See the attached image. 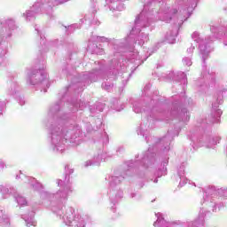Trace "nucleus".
<instances>
[{
    "label": "nucleus",
    "instance_id": "51",
    "mask_svg": "<svg viewBox=\"0 0 227 227\" xmlns=\"http://www.w3.org/2000/svg\"><path fill=\"white\" fill-rule=\"evenodd\" d=\"M15 93H17V90H12L9 94L10 95H15Z\"/></svg>",
    "mask_w": 227,
    "mask_h": 227
},
{
    "label": "nucleus",
    "instance_id": "44",
    "mask_svg": "<svg viewBox=\"0 0 227 227\" xmlns=\"http://www.w3.org/2000/svg\"><path fill=\"white\" fill-rule=\"evenodd\" d=\"M5 105L2 101H0V113L4 110Z\"/></svg>",
    "mask_w": 227,
    "mask_h": 227
},
{
    "label": "nucleus",
    "instance_id": "3",
    "mask_svg": "<svg viewBox=\"0 0 227 227\" xmlns=\"http://www.w3.org/2000/svg\"><path fill=\"white\" fill-rule=\"evenodd\" d=\"M82 134V131L79 125L65 127L61 124H51L48 139L49 150L56 153H63L67 148V143H70L71 146H78L81 145Z\"/></svg>",
    "mask_w": 227,
    "mask_h": 227
},
{
    "label": "nucleus",
    "instance_id": "26",
    "mask_svg": "<svg viewBox=\"0 0 227 227\" xmlns=\"http://www.w3.org/2000/svg\"><path fill=\"white\" fill-rule=\"evenodd\" d=\"M169 163L168 158L164 159L161 162V168L159 169L158 176H163L167 175L168 173V168H166L168 164Z\"/></svg>",
    "mask_w": 227,
    "mask_h": 227
},
{
    "label": "nucleus",
    "instance_id": "33",
    "mask_svg": "<svg viewBox=\"0 0 227 227\" xmlns=\"http://www.w3.org/2000/svg\"><path fill=\"white\" fill-rule=\"evenodd\" d=\"M65 28L67 29V31H69V33H73V31H75V29H80L81 25L73 24V25L68 26V27H65Z\"/></svg>",
    "mask_w": 227,
    "mask_h": 227
},
{
    "label": "nucleus",
    "instance_id": "41",
    "mask_svg": "<svg viewBox=\"0 0 227 227\" xmlns=\"http://www.w3.org/2000/svg\"><path fill=\"white\" fill-rule=\"evenodd\" d=\"M88 77V79H90V82H93V81L95 80H92L91 77H93V74H90L88 76L86 74L83 75V79H86Z\"/></svg>",
    "mask_w": 227,
    "mask_h": 227
},
{
    "label": "nucleus",
    "instance_id": "24",
    "mask_svg": "<svg viewBox=\"0 0 227 227\" xmlns=\"http://www.w3.org/2000/svg\"><path fill=\"white\" fill-rule=\"evenodd\" d=\"M203 78L207 79V81H211V82H215V73L214 72H210V69H207V67H205L203 69Z\"/></svg>",
    "mask_w": 227,
    "mask_h": 227
},
{
    "label": "nucleus",
    "instance_id": "28",
    "mask_svg": "<svg viewBox=\"0 0 227 227\" xmlns=\"http://www.w3.org/2000/svg\"><path fill=\"white\" fill-rule=\"evenodd\" d=\"M191 119V115L189 114V112H187V109H183L181 114H180V118L179 120H181V121H189V120Z\"/></svg>",
    "mask_w": 227,
    "mask_h": 227
},
{
    "label": "nucleus",
    "instance_id": "49",
    "mask_svg": "<svg viewBox=\"0 0 227 227\" xmlns=\"http://www.w3.org/2000/svg\"><path fill=\"white\" fill-rule=\"evenodd\" d=\"M155 100H158V99H155V97H153V98L151 99V104H155Z\"/></svg>",
    "mask_w": 227,
    "mask_h": 227
},
{
    "label": "nucleus",
    "instance_id": "8",
    "mask_svg": "<svg viewBox=\"0 0 227 227\" xmlns=\"http://www.w3.org/2000/svg\"><path fill=\"white\" fill-rule=\"evenodd\" d=\"M155 164V153H150V149L146 153V156L138 160H131L127 162L128 170L126 171V176H130L132 171L135 172L137 176L144 178L145 175L152 166Z\"/></svg>",
    "mask_w": 227,
    "mask_h": 227
},
{
    "label": "nucleus",
    "instance_id": "6",
    "mask_svg": "<svg viewBox=\"0 0 227 227\" xmlns=\"http://www.w3.org/2000/svg\"><path fill=\"white\" fill-rule=\"evenodd\" d=\"M68 0H37L29 10L23 13V17L27 22H32L36 19L38 13H46L50 19L54 17L52 8L58 4L67 3Z\"/></svg>",
    "mask_w": 227,
    "mask_h": 227
},
{
    "label": "nucleus",
    "instance_id": "18",
    "mask_svg": "<svg viewBox=\"0 0 227 227\" xmlns=\"http://www.w3.org/2000/svg\"><path fill=\"white\" fill-rule=\"evenodd\" d=\"M171 141H173L171 131H168L164 137L159 139L160 145L163 146L161 149L162 152H169V145H171Z\"/></svg>",
    "mask_w": 227,
    "mask_h": 227
},
{
    "label": "nucleus",
    "instance_id": "9",
    "mask_svg": "<svg viewBox=\"0 0 227 227\" xmlns=\"http://www.w3.org/2000/svg\"><path fill=\"white\" fill-rule=\"evenodd\" d=\"M27 82L31 86L39 88L43 93H47V89L51 86L49 74L43 70H32L27 73Z\"/></svg>",
    "mask_w": 227,
    "mask_h": 227
},
{
    "label": "nucleus",
    "instance_id": "31",
    "mask_svg": "<svg viewBox=\"0 0 227 227\" xmlns=\"http://www.w3.org/2000/svg\"><path fill=\"white\" fill-rule=\"evenodd\" d=\"M148 129H146V126H145V124H141L139 129L137 130V135L139 136H143L145 137V136H146V132Z\"/></svg>",
    "mask_w": 227,
    "mask_h": 227
},
{
    "label": "nucleus",
    "instance_id": "4",
    "mask_svg": "<svg viewBox=\"0 0 227 227\" xmlns=\"http://www.w3.org/2000/svg\"><path fill=\"white\" fill-rule=\"evenodd\" d=\"M211 32L213 35H215V37H203V35H200V32H194L192 35L193 42L199 43L200 54L202 56L203 63H205V60L207 58H208L210 52L214 51V47H212V42H214L215 38L216 40H221L223 45L227 47V24L224 29L212 26Z\"/></svg>",
    "mask_w": 227,
    "mask_h": 227
},
{
    "label": "nucleus",
    "instance_id": "48",
    "mask_svg": "<svg viewBox=\"0 0 227 227\" xmlns=\"http://www.w3.org/2000/svg\"><path fill=\"white\" fill-rule=\"evenodd\" d=\"M148 90H150V84L145 85L144 91H148Z\"/></svg>",
    "mask_w": 227,
    "mask_h": 227
},
{
    "label": "nucleus",
    "instance_id": "29",
    "mask_svg": "<svg viewBox=\"0 0 227 227\" xmlns=\"http://www.w3.org/2000/svg\"><path fill=\"white\" fill-rule=\"evenodd\" d=\"M35 30L37 32V35H39L41 38V45H43V49H45V47L49 45V43H45V36L43 35V34H42L38 27H35Z\"/></svg>",
    "mask_w": 227,
    "mask_h": 227
},
{
    "label": "nucleus",
    "instance_id": "21",
    "mask_svg": "<svg viewBox=\"0 0 227 227\" xmlns=\"http://www.w3.org/2000/svg\"><path fill=\"white\" fill-rule=\"evenodd\" d=\"M176 36H178V27H176L173 30L168 31L165 38L168 43H175V42H176Z\"/></svg>",
    "mask_w": 227,
    "mask_h": 227
},
{
    "label": "nucleus",
    "instance_id": "14",
    "mask_svg": "<svg viewBox=\"0 0 227 227\" xmlns=\"http://www.w3.org/2000/svg\"><path fill=\"white\" fill-rule=\"evenodd\" d=\"M106 160V153L99 151L94 155L93 159L89 160L83 163L84 168H90V166H100V162Z\"/></svg>",
    "mask_w": 227,
    "mask_h": 227
},
{
    "label": "nucleus",
    "instance_id": "52",
    "mask_svg": "<svg viewBox=\"0 0 227 227\" xmlns=\"http://www.w3.org/2000/svg\"><path fill=\"white\" fill-rule=\"evenodd\" d=\"M25 102L24 101H20V106H24Z\"/></svg>",
    "mask_w": 227,
    "mask_h": 227
},
{
    "label": "nucleus",
    "instance_id": "23",
    "mask_svg": "<svg viewBox=\"0 0 227 227\" xmlns=\"http://www.w3.org/2000/svg\"><path fill=\"white\" fill-rule=\"evenodd\" d=\"M13 198L20 207L27 206V200L26 199V197L20 195L17 192L16 194H14Z\"/></svg>",
    "mask_w": 227,
    "mask_h": 227
},
{
    "label": "nucleus",
    "instance_id": "38",
    "mask_svg": "<svg viewBox=\"0 0 227 227\" xmlns=\"http://www.w3.org/2000/svg\"><path fill=\"white\" fill-rule=\"evenodd\" d=\"M6 219V215H4V208L0 207V219Z\"/></svg>",
    "mask_w": 227,
    "mask_h": 227
},
{
    "label": "nucleus",
    "instance_id": "55",
    "mask_svg": "<svg viewBox=\"0 0 227 227\" xmlns=\"http://www.w3.org/2000/svg\"><path fill=\"white\" fill-rule=\"evenodd\" d=\"M1 170H3V168H1V167H0V171H1Z\"/></svg>",
    "mask_w": 227,
    "mask_h": 227
},
{
    "label": "nucleus",
    "instance_id": "37",
    "mask_svg": "<svg viewBox=\"0 0 227 227\" xmlns=\"http://www.w3.org/2000/svg\"><path fill=\"white\" fill-rule=\"evenodd\" d=\"M65 171H66L67 175H72V173H74V169L70 168V166H66Z\"/></svg>",
    "mask_w": 227,
    "mask_h": 227
},
{
    "label": "nucleus",
    "instance_id": "47",
    "mask_svg": "<svg viewBox=\"0 0 227 227\" xmlns=\"http://www.w3.org/2000/svg\"><path fill=\"white\" fill-rule=\"evenodd\" d=\"M105 137H106L105 143H109V137L106 133H105Z\"/></svg>",
    "mask_w": 227,
    "mask_h": 227
},
{
    "label": "nucleus",
    "instance_id": "39",
    "mask_svg": "<svg viewBox=\"0 0 227 227\" xmlns=\"http://www.w3.org/2000/svg\"><path fill=\"white\" fill-rule=\"evenodd\" d=\"M51 113H58L59 111V104L55 105L51 109Z\"/></svg>",
    "mask_w": 227,
    "mask_h": 227
},
{
    "label": "nucleus",
    "instance_id": "5",
    "mask_svg": "<svg viewBox=\"0 0 227 227\" xmlns=\"http://www.w3.org/2000/svg\"><path fill=\"white\" fill-rule=\"evenodd\" d=\"M227 203V188L215 189V186H208L205 190L204 201L202 205L207 212H219L224 208Z\"/></svg>",
    "mask_w": 227,
    "mask_h": 227
},
{
    "label": "nucleus",
    "instance_id": "53",
    "mask_svg": "<svg viewBox=\"0 0 227 227\" xmlns=\"http://www.w3.org/2000/svg\"><path fill=\"white\" fill-rule=\"evenodd\" d=\"M145 141H147V143H148V137H146V136H145Z\"/></svg>",
    "mask_w": 227,
    "mask_h": 227
},
{
    "label": "nucleus",
    "instance_id": "16",
    "mask_svg": "<svg viewBox=\"0 0 227 227\" xmlns=\"http://www.w3.org/2000/svg\"><path fill=\"white\" fill-rule=\"evenodd\" d=\"M176 179L179 182V187H184L187 184L188 179L185 177V165L182 164L179 167Z\"/></svg>",
    "mask_w": 227,
    "mask_h": 227
},
{
    "label": "nucleus",
    "instance_id": "22",
    "mask_svg": "<svg viewBox=\"0 0 227 227\" xmlns=\"http://www.w3.org/2000/svg\"><path fill=\"white\" fill-rule=\"evenodd\" d=\"M22 219H24L27 227L36 226V222L35 221V212H31L29 216L22 215Z\"/></svg>",
    "mask_w": 227,
    "mask_h": 227
},
{
    "label": "nucleus",
    "instance_id": "50",
    "mask_svg": "<svg viewBox=\"0 0 227 227\" xmlns=\"http://www.w3.org/2000/svg\"><path fill=\"white\" fill-rule=\"evenodd\" d=\"M6 52H8V50H4V51H3V53H1V56H4L5 54H6Z\"/></svg>",
    "mask_w": 227,
    "mask_h": 227
},
{
    "label": "nucleus",
    "instance_id": "30",
    "mask_svg": "<svg viewBox=\"0 0 227 227\" xmlns=\"http://www.w3.org/2000/svg\"><path fill=\"white\" fill-rule=\"evenodd\" d=\"M85 22H87V24H94L96 26H98L100 24V21H98V20L95 19L94 16H91V18L88 15L85 16L84 18Z\"/></svg>",
    "mask_w": 227,
    "mask_h": 227
},
{
    "label": "nucleus",
    "instance_id": "15",
    "mask_svg": "<svg viewBox=\"0 0 227 227\" xmlns=\"http://www.w3.org/2000/svg\"><path fill=\"white\" fill-rule=\"evenodd\" d=\"M106 3L111 12H123L125 8L123 0H106Z\"/></svg>",
    "mask_w": 227,
    "mask_h": 227
},
{
    "label": "nucleus",
    "instance_id": "34",
    "mask_svg": "<svg viewBox=\"0 0 227 227\" xmlns=\"http://www.w3.org/2000/svg\"><path fill=\"white\" fill-rule=\"evenodd\" d=\"M182 61L184 67H191L192 65V59H191V57H184L183 58Z\"/></svg>",
    "mask_w": 227,
    "mask_h": 227
},
{
    "label": "nucleus",
    "instance_id": "12",
    "mask_svg": "<svg viewBox=\"0 0 227 227\" xmlns=\"http://www.w3.org/2000/svg\"><path fill=\"white\" fill-rule=\"evenodd\" d=\"M97 42H109V39L105 36L93 35L89 41L88 51H90V52L92 54H104V50L98 48V45L95 43Z\"/></svg>",
    "mask_w": 227,
    "mask_h": 227
},
{
    "label": "nucleus",
    "instance_id": "7",
    "mask_svg": "<svg viewBox=\"0 0 227 227\" xmlns=\"http://www.w3.org/2000/svg\"><path fill=\"white\" fill-rule=\"evenodd\" d=\"M127 178V176H121L119 172L106 176L105 180L108 186V196L111 202L112 212H116V204L123 198V191L120 188V184Z\"/></svg>",
    "mask_w": 227,
    "mask_h": 227
},
{
    "label": "nucleus",
    "instance_id": "32",
    "mask_svg": "<svg viewBox=\"0 0 227 227\" xmlns=\"http://www.w3.org/2000/svg\"><path fill=\"white\" fill-rule=\"evenodd\" d=\"M118 106H120V101L118 99H115L112 108L114 109L115 111H123V105H121V107H119Z\"/></svg>",
    "mask_w": 227,
    "mask_h": 227
},
{
    "label": "nucleus",
    "instance_id": "13",
    "mask_svg": "<svg viewBox=\"0 0 227 227\" xmlns=\"http://www.w3.org/2000/svg\"><path fill=\"white\" fill-rule=\"evenodd\" d=\"M164 81H183V82H187V75L184 72H168V74H163L161 75Z\"/></svg>",
    "mask_w": 227,
    "mask_h": 227
},
{
    "label": "nucleus",
    "instance_id": "35",
    "mask_svg": "<svg viewBox=\"0 0 227 227\" xmlns=\"http://www.w3.org/2000/svg\"><path fill=\"white\" fill-rule=\"evenodd\" d=\"M102 88H103V90H106V91H111V90L113 89V83L103 82Z\"/></svg>",
    "mask_w": 227,
    "mask_h": 227
},
{
    "label": "nucleus",
    "instance_id": "46",
    "mask_svg": "<svg viewBox=\"0 0 227 227\" xmlns=\"http://www.w3.org/2000/svg\"><path fill=\"white\" fill-rule=\"evenodd\" d=\"M0 167L1 169H4L6 168V165L3 161H0Z\"/></svg>",
    "mask_w": 227,
    "mask_h": 227
},
{
    "label": "nucleus",
    "instance_id": "56",
    "mask_svg": "<svg viewBox=\"0 0 227 227\" xmlns=\"http://www.w3.org/2000/svg\"><path fill=\"white\" fill-rule=\"evenodd\" d=\"M155 95L157 96V92H155Z\"/></svg>",
    "mask_w": 227,
    "mask_h": 227
},
{
    "label": "nucleus",
    "instance_id": "19",
    "mask_svg": "<svg viewBox=\"0 0 227 227\" xmlns=\"http://www.w3.org/2000/svg\"><path fill=\"white\" fill-rule=\"evenodd\" d=\"M155 215L157 217V220L153 223L154 227H175L173 223L166 222L164 220V215H162L161 213H156Z\"/></svg>",
    "mask_w": 227,
    "mask_h": 227
},
{
    "label": "nucleus",
    "instance_id": "10",
    "mask_svg": "<svg viewBox=\"0 0 227 227\" xmlns=\"http://www.w3.org/2000/svg\"><path fill=\"white\" fill-rule=\"evenodd\" d=\"M190 139L192 141L191 146H192L193 150H198V148H201V146H206V148H214V145L219 143V137L207 138L205 136L198 137L193 135Z\"/></svg>",
    "mask_w": 227,
    "mask_h": 227
},
{
    "label": "nucleus",
    "instance_id": "42",
    "mask_svg": "<svg viewBox=\"0 0 227 227\" xmlns=\"http://www.w3.org/2000/svg\"><path fill=\"white\" fill-rule=\"evenodd\" d=\"M96 109L102 113V111H104V105L99 104L98 106H97Z\"/></svg>",
    "mask_w": 227,
    "mask_h": 227
},
{
    "label": "nucleus",
    "instance_id": "2",
    "mask_svg": "<svg viewBox=\"0 0 227 227\" xmlns=\"http://www.w3.org/2000/svg\"><path fill=\"white\" fill-rule=\"evenodd\" d=\"M19 178H21L25 184H29L34 191H38L40 198L44 200V203L51 201L52 213L60 217L67 226L86 227L84 218L79 215L75 216V209L73 207L65 206L68 201L69 194L74 192L72 185H65L63 180L57 179L56 184L59 189L55 193H51L43 191V184L36 181L35 177H29L20 173V175L16 176V179L19 180Z\"/></svg>",
    "mask_w": 227,
    "mask_h": 227
},
{
    "label": "nucleus",
    "instance_id": "11",
    "mask_svg": "<svg viewBox=\"0 0 227 227\" xmlns=\"http://www.w3.org/2000/svg\"><path fill=\"white\" fill-rule=\"evenodd\" d=\"M227 90L223 89L217 90L216 92V101L212 104L211 114L214 120V123H219V119L221 118V114H223V110L219 108V106L223 104V98L226 97Z\"/></svg>",
    "mask_w": 227,
    "mask_h": 227
},
{
    "label": "nucleus",
    "instance_id": "43",
    "mask_svg": "<svg viewBox=\"0 0 227 227\" xmlns=\"http://www.w3.org/2000/svg\"><path fill=\"white\" fill-rule=\"evenodd\" d=\"M194 49H195V47L192 45L190 48H188L187 49L188 54H192V52H194Z\"/></svg>",
    "mask_w": 227,
    "mask_h": 227
},
{
    "label": "nucleus",
    "instance_id": "45",
    "mask_svg": "<svg viewBox=\"0 0 227 227\" xmlns=\"http://www.w3.org/2000/svg\"><path fill=\"white\" fill-rule=\"evenodd\" d=\"M184 102H185V104H187V102H188V104H191L192 102V99L185 98Z\"/></svg>",
    "mask_w": 227,
    "mask_h": 227
},
{
    "label": "nucleus",
    "instance_id": "25",
    "mask_svg": "<svg viewBox=\"0 0 227 227\" xmlns=\"http://www.w3.org/2000/svg\"><path fill=\"white\" fill-rule=\"evenodd\" d=\"M131 63H135L137 67H139L141 63H144L143 57L139 56V53L137 51H134L131 54V59H130Z\"/></svg>",
    "mask_w": 227,
    "mask_h": 227
},
{
    "label": "nucleus",
    "instance_id": "17",
    "mask_svg": "<svg viewBox=\"0 0 227 227\" xmlns=\"http://www.w3.org/2000/svg\"><path fill=\"white\" fill-rule=\"evenodd\" d=\"M17 194V190L13 187L8 188L7 186L1 185L0 195L2 200H8L10 196H15Z\"/></svg>",
    "mask_w": 227,
    "mask_h": 227
},
{
    "label": "nucleus",
    "instance_id": "1",
    "mask_svg": "<svg viewBox=\"0 0 227 227\" xmlns=\"http://www.w3.org/2000/svg\"><path fill=\"white\" fill-rule=\"evenodd\" d=\"M183 13H189V10H193L195 6L194 0H177L176 3L169 6L164 0H147L143 10L135 18V25L132 27L129 38L137 35L136 43L142 47V45L150 40L148 37V32L152 31V24L155 22V17L158 20L161 22H166L169 24L171 20L178 19ZM147 33H145V30Z\"/></svg>",
    "mask_w": 227,
    "mask_h": 227
},
{
    "label": "nucleus",
    "instance_id": "40",
    "mask_svg": "<svg viewBox=\"0 0 227 227\" xmlns=\"http://www.w3.org/2000/svg\"><path fill=\"white\" fill-rule=\"evenodd\" d=\"M97 123V129H100L102 127V119L98 118L96 121Z\"/></svg>",
    "mask_w": 227,
    "mask_h": 227
},
{
    "label": "nucleus",
    "instance_id": "36",
    "mask_svg": "<svg viewBox=\"0 0 227 227\" xmlns=\"http://www.w3.org/2000/svg\"><path fill=\"white\" fill-rule=\"evenodd\" d=\"M130 198H132L133 200H136L137 201H139V200H141L142 195L139 192H133L130 194Z\"/></svg>",
    "mask_w": 227,
    "mask_h": 227
},
{
    "label": "nucleus",
    "instance_id": "54",
    "mask_svg": "<svg viewBox=\"0 0 227 227\" xmlns=\"http://www.w3.org/2000/svg\"><path fill=\"white\" fill-rule=\"evenodd\" d=\"M157 182H159V180L155 179V180H154V184H157Z\"/></svg>",
    "mask_w": 227,
    "mask_h": 227
},
{
    "label": "nucleus",
    "instance_id": "20",
    "mask_svg": "<svg viewBox=\"0 0 227 227\" xmlns=\"http://www.w3.org/2000/svg\"><path fill=\"white\" fill-rule=\"evenodd\" d=\"M69 109L72 111V113H77L79 109L82 111L84 107H86V103L84 101L81 100H73L69 105Z\"/></svg>",
    "mask_w": 227,
    "mask_h": 227
},
{
    "label": "nucleus",
    "instance_id": "27",
    "mask_svg": "<svg viewBox=\"0 0 227 227\" xmlns=\"http://www.w3.org/2000/svg\"><path fill=\"white\" fill-rule=\"evenodd\" d=\"M133 111L134 113H137V114H139L141 113L142 114H145V116H148V114H152V110H143L141 109V106L139 104H135L133 106Z\"/></svg>",
    "mask_w": 227,
    "mask_h": 227
}]
</instances>
